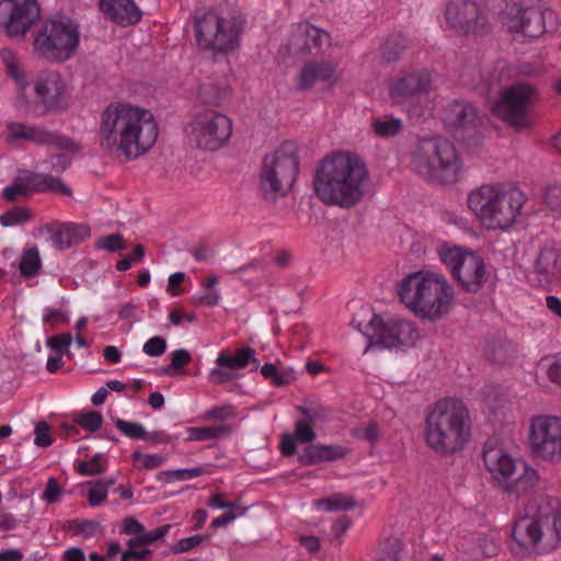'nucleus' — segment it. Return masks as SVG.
Instances as JSON below:
<instances>
[{
    "mask_svg": "<svg viewBox=\"0 0 561 561\" xmlns=\"http://www.w3.org/2000/svg\"><path fill=\"white\" fill-rule=\"evenodd\" d=\"M158 136V122L153 113L144 106L112 102L100 114L99 146L112 158L136 160L153 148Z\"/></svg>",
    "mask_w": 561,
    "mask_h": 561,
    "instance_id": "1",
    "label": "nucleus"
},
{
    "mask_svg": "<svg viewBox=\"0 0 561 561\" xmlns=\"http://www.w3.org/2000/svg\"><path fill=\"white\" fill-rule=\"evenodd\" d=\"M370 176L365 161L356 153L336 150L319 163L313 186L327 205L351 208L367 195Z\"/></svg>",
    "mask_w": 561,
    "mask_h": 561,
    "instance_id": "2",
    "label": "nucleus"
},
{
    "mask_svg": "<svg viewBox=\"0 0 561 561\" xmlns=\"http://www.w3.org/2000/svg\"><path fill=\"white\" fill-rule=\"evenodd\" d=\"M398 293L412 314L430 323L448 317L456 305L454 285L438 271L421 270L407 275Z\"/></svg>",
    "mask_w": 561,
    "mask_h": 561,
    "instance_id": "3",
    "label": "nucleus"
},
{
    "mask_svg": "<svg viewBox=\"0 0 561 561\" xmlns=\"http://www.w3.org/2000/svg\"><path fill=\"white\" fill-rule=\"evenodd\" d=\"M561 542L560 502L547 495L537 496L528 515L516 522L512 529L510 549L516 556L546 553Z\"/></svg>",
    "mask_w": 561,
    "mask_h": 561,
    "instance_id": "4",
    "label": "nucleus"
},
{
    "mask_svg": "<svg viewBox=\"0 0 561 561\" xmlns=\"http://www.w3.org/2000/svg\"><path fill=\"white\" fill-rule=\"evenodd\" d=\"M525 201L518 188L494 182L470 191L467 206L483 229L506 231L518 221Z\"/></svg>",
    "mask_w": 561,
    "mask_h": 561,
    "instance_id": "5",
    "label": "nucleus"
},
{
    "mask_svg": "<svg viewBox=\"0 0 561 561\" xmlns=\"http://www.w3.org/2000/svg\"><path fill=\"white\" fill-rule=\"evenodd\" d=\"M192 25L199 50L226 56L240 48L245 20L238 10L221 4L196 10L192 16Z\"/></svg>",
    "mask_w": 561,
    "mask_h": 561,
    "instance_id": "6",
    "label": "nucleus"
},
{
    "mask_svg": "<svg viewBox=\"0 0 561 561\" xmlns=\"http://www.w3.org/2000/svg\"><path fill=\"white\" fill-rule=\"evenodd\" d=\"M471 437V417L459 399L445 398L435 403L425 417L426 445L440 455H453L465 448Z\"/></svg>",
    "mask_w": 561,
    "mask_h": 561,
    "instance_id": "7",
    "label": "nucleus"
},
{
    "mask_svg": "<svg viewBox=\"0 0 561 561\" xmlns=\"http://www.w3.org/2000/svg\"><path fill=\"white\" fill-rule=\"evenodd\" d=\"M411 162L419 174L440 184L458 182L463 172L456 147L444 138L420 140L412 151Z\"/></svg>",
    "mask_w": 561,
    "mask_h": 561,
    "instance_id": "8",
    "label": "nucleus"
},
{
    "mask_svg": "<svg viewBox=\"0 0 561 561\" xmlns=\"http://www.w3.org/2000/svg\"><path fill=\"white\" fill-rule=\"evenodd\" d=\"M483 463L493 481L508 493L525 494L535 489L540 480L538 471L531 465L513 457L499 446L484 447Z\"/></svg>",
    "mask_w": 561,
    "mask_h": 561,
    "instance_id": "9",
    "label": "nucleus"
},
{
    "mask_svg": "<svg viewBox=\"0 0 561 561\" xmlns=\"http://www.w3.org/2000/svg\"><path fill=\"white\" fill-rule=\"evenodd\" d=\"M232 129L233 122L227 114L204 108L192 115L185 127V138L192 148L215 152L228 145Z\"/></svg>",
    "mask_w": 561,
    "mask_h": 561,
    "instance_id": "10",
    "label": "nucleus"
},
{
    "mask_svg": "<svg viewBox=\"0 0 561 561\" xmlns=\"http://www.w3.org/2000/svg\"><path fill=\"white\" fill-rule=\"evenodd\" d=\"M437 255L453 278L468 293H478L489 279L484 259L470 248L444 243L437 248Z\"/></svg>",
    "mask_w": 561,
    "mask_h": 561,
    "instance_id": "11",
    "label": "nucleus"
},
{
    "mask_svg": "<svg viewBox=\"0 0 561 561\" xmlns=\"http://www.w3.org/2000/svg\"><path fill=\"white\" fill-rule=\"evenodd\" d=\"M298 172V146L285 141L264 157L260 173L261 188L264 194L285 195L293 187Z\"/></svg>",
    "mask_w": 561,
    "mask_h": 561,
    "instance_id": "12",
    "label": "nucleus"
},
{
    "mask_svg": "<svg viewBox=\"0 0 561 561\" xmlns=\"http://www.w3.org/2000/svg\"><path fill=\"white\" fill-rule=\"evenodd\" d=\"M538 99L537 89L528 83H516L504 89L492 105V113L508 127L523 131L534 126L531 105Z\"/></svg>",
    "mask_w": 561,
    "mask_h": 561,
    "instance_id": "13",
    "label": "nucleus"
},
{
    "mask_svg": "<svg viewBox=\"0 0 561 561\" xmlns=\"http://www.w3.org/2000/svg\"><path fill=\"white\" fill-rule=\"evenodd\" d=\"M79 27L67 16L47 20L37 34V51L51 61H66L77 51Z\"/></svg>",
    "mask_w": 561,
    "mask_h": 561,
    "instance_id": "14",
    "label": "nucleus"
},
{
    "mask_svg": "<svg viewBox=\"0 0 561 561\" xmlns=\"http://www.w3.org/2000/svg\"><path fill=\"white\" fill-rule=\"evenodd\" d=\"M433 88L434 80L430 71L409 72L390 82L389 98L393 104L405 105L409 113L420 116L433 105L428 98Z\"/></svg>",
    "mask_w": 561,
    "mask_h": 561,
    "instance_id": "15",
    "label": "nucleus"
},
{
    "mask_svg": "<svg viewBox=\"0 0 561 561\" xmlns=\"http://www.w3.org/2000/svg\"><path fill=\"white\" fill-rule=\"evenodd\" d=\"M527 445L534 457L541 461L561 463V417L537 414L529 420Z\"/></svg>",
    "mask_w": 561,
    "mask_h": 561,
    "instance_id": "16",
    "label": "nucleus"
},
{
    "mask_svg": "<svg viewBox=\"0 0 561 561\" xmlns=\"http://www.w3.org/2000/svg\"><path fill=\"white\" fill-rule=\"evenodd\" d=\"M501 19L515 41L538 38L546 31L543 12L538 7L512 3L506 5Z\"/></svg>",
    "mask_w": 561,
    "mask_h": 561,
    "instance_id": "17",
    "label": "nucleus"
},
{
    "mask_svg": "<svg viewBox=\"0 0 561 561\" xmlns=\"http://www.w3.org/2000/svg\"><path fill=\"white\" fill-rule=\"evenodd\" d=\"M377 343L383 347H411L419 340V332L415 324L407 319L391 317L382 319L374 314L369 320Z\"/></svg>",
    "mask_w": 561,
    "mask_h": 561,
    "instance_id": "18",
    "label": "nucleus"
},
{
    "mask_svg": "<svg viewBox=\"0 0 561 561\" xmlns=\"http://www.w3.org/2000/svg\"><path fill=\"white\" fill-rule=\"evenodd\" d=\"M171 525H162L151 530H146L145 526L134 517L124 519L122 530L131 537L126 542V549H123L129 561H146L151 554L150 546L162 539L169 533Z\"/></svg>",
    "mask_w": 561,
    "mask_h": 561,
    "instance_id": "19",
    "label": "nucleus"
},
{
    "mask_svg": "<svg viewBox=\"0 0 561 561\" xmlns=\"http://www.w3.org/2000/svg\"><path fill=\"white\" fill-rule=\"evenodd\" d=\"M444 18L446 24L458 34L476 33L485 23L483 9L476 0H448Z\"/></svg>",
    "mask_w": 561,
    "mask_h": 561,
    "instance_id": "20",
    "label": "nucleus"
},
{
    "mask_svg": "<svg viewBox=\"0 0 561 561\" xmlns=\"http://www.w3.org/2000/svg\"><path fill=\"white\" fill-rule=\"evenodd\" d=\"M69 90L61 76L55 71L43 72L37 79V108L58 113L68 107Z\"/></svg>",
    "mask_w": 561,
    "mask_h": 561,
    "instance_id": "21",
    "label": "nucleus"
},
{
    "mask_svg": "<svg viewBox=\"0 0 561 561\" xmlns=\"http://www.w3.org/2000/svg\"><path fill=\"white\" fill-rule=\"evenodd\" d=\"M330 45V34L308 22H301L291 27L288 50L295 56L317 54Z\"/></svg>",
    "mask_w": 561,
    "mask_h": 561,
    "instance_id": "22",
    "label": "nucleus"
},
{
    "mask_svg": "<svg viewBox=\"0 0 561 561\" xmlns=\"http://www.w3.org/2000/svg\"><path fill=\"white\" fill-rule=\"evenodd\" d=\"M38 234L56 250H66L87 240L90 228L83 224L51 221L43 225Z\"/></svg>",
    "mask_w": 561,
    "mask_h": 561,
    "instance_id": "23",
    "label": "nucleus"
},
{
    "mask_svg": "<svg viewBox=\"0 0 561 561\" xmlns=\"http://www.w3.org/2000/svg\"><path fill=\"white\" fill-rule=\"evenodd\" d=\"M456 549L463 561H483L499 552V536L494 531H474L462 535Z\"/></svg>",
    "mask_w": 561,
    "mask_h": 561,
    "instance_id": "24",
    "label": "nucleus"
},
{
    "mask_svg": "<svg viewBox=\"0 0 561 561\" xmlns=\"http://www.w3.org/2000/svg\"><path fill=\"white\" fill-rule=\"evenodd\" d=\"M47 148L50 158L45 161L47 167L55 172L65 171L70 164L67 153H76L80 146L69 138L59 136L56 133L37 128V148Z\"/></svg>",
    "mask_w": 561,
    "mask_h": 561,
    "instance_id": "25",
    "label": "nucleus"
},
{
    "mask_svg": "<svg viewBox=\"0 0 561 561\" xmlns=\"http://www.w3.org/2000/svg\"><path fill=\"white\" fill-rule=\"evenodd\" d=\"M35 0L0 1V26L9 36L24 35L33 23L31 11Z\"/></svg>",
    "mask_w": 561,
    "mask_h": 561,
    "instance_id": "26",
    "label": "nucleus"
},
{
    "mask_svg": "<svg viewBox=\"0 0 561 561\" xmlns=\"http://www.w3.org/2000/svg\"><path fill=\"white\" fill-rule=\"evenodd\" d=\"M341 80V72L335 64L327 60L306 64L299 71L298 87L302 90L312 88L317 83L333 87Z\"/></svg>",
    "mask_w": 561,
    "mask_h": 561,
    "instance_id": "27",
    "label": "nucleus"
},
{
    "mask_svg": "<svg viewBox=\"0 0 561 561\" xmlns=\"http://www.w3.org/2000/svg\"><path fill=\"white\" fill-rule=\"evenodd\" d=\"M100 9L106 19L122 26L138 23L142 15L131 0H100Z\"/></svg>",
    "mask_w": 561,
    "mask_h": 561,
    "instance_id": "28",
    "label": "nucleus"
},
{
    "mask_svg": "<svg viewBox=\"0 0 561 561\" xmlns=\"http://www.w3.org/2000/svg\"><path fill=\"white\" fill-rule=\"evenodd\" d=\"M444 123L451 128H467L479 122L476 107L466 101H453L443 112Z\"/></svg>",
    "mask_w": 561,
    "mask_h": 561,
    "instance_id": "29",
    "label": "nucleus"
},
{
    "mask_svg": "<svg viewBox=\"0 0 561 561\" xmlns=\"http://www.w3.org/2000/svg\"><path fill=\"white\" fill-rule=\"evenodd\" d=\"M350 450L341 445H310L300 455L299 460L305 466H312L325 461H335L348 455Z\"/></svg>",
    "mask_w": 561,
    "mask_h": 561,
    "instance_id": "30",
    "label": "nucleus"
},
{
    "mask_svg": "<svg viewBox=\"0 0 561 561\" xmlns=\"http://www.w3.org/2000/svg\"><path fill=\"white\" fill-rule=\"evenodd\" d=\"M559 254L554 249H543L534 263V273L539 284L551 283L558 271Z\"/></svg>",
    "mask_w": 561,
    "mask_h": 561,
    "instance_id": "31",
    "label": "nucleus"
},
{
    "mask_svg": "<svg viewBox=\"0 0 561 561\" xmlns=\"http://www.w3.org/2000/svg\"><path fill=\"white\" fill-rule=\"evenodd\" d=\"M251 362L256 363L255 351L251 347H242L236 354L228 351L219 352L216 364L220 367L238 373L244 369Z\"/></svg>",
    "mask_w": 561,
    "mask_h": 561,
    "instance_id": "32",
    "label": "nucleus"
},
{
    "mask_svg": "<svg viewBox=\"0 0 561 561\" xmlns=\"http://www.w3.org/2000/svg\"><path fill=\"white\" fill-rule=\"evenodd\" d=\"M1 59L7 68V73L10 76L18 85L21 96L26 98V90L32 85V81L27 79L19 59L10 49H2Z\"/></svg>",
    "mask_w": 561,
    "mask_h": 561,
    "instance_id": "33",
    "label": "nucleus"
},
{
    "mask_svg": "<svg viewBox=\"0 0 561 561\" xmlns=\"http://www.w3.org/2000/svg\"><path fill=\"white\" fill-rule=\"evenodd\" d=\"M35 190V172L20 170L15 182L3 190V197L13 202L19 196H27Z\"/></svg>",
    "mask_w": 561,
    "mask_h": 561,
    "instance_id": "34",
    "label": "nucleus"
},
{
    "mask_svg": "<svg viewBox=\"0 0 561 561\" xmlns=\"http://www.w3.org/2000/svg\"><path fill=\"white\" fill-rule=\"evenodd\" d=\"M370 128L377 137L391 138L401 133L403 129V122L401 118L392 115H382L371 119Z\"/></svg>",
    "mask_w": 561,
    "mask_h": 561,
    "instance_id": "35",
    "label": "nucleus"
},
{
    "mask_svg": "<svg viewBox=\"0 0 561 561\" xmlns=\"http://www.w3.org/2000/svg\"><path fill=\"white\" fill-rule=\"evenodd\" d=\"M219 279L216 275H210L201 282L203 293L193 297V304L197 306L215 307L220 302L221 295L216 288Z\"/></svg>",
    "mask_w": 561,
    "mask_h": 561,
    "instance_id": "36",
    "label": "nucleus"
},
{
    "mask_svg": "<svg viewBox=\"0 0 561 561\" xmlns=\"http://www.w3.org/2000/svg\"><path fill=\"white\" fill-rule=\"evenodd\" d=\"M313 506L328 512L348 511L356 506L355 500L347 494H333L325 499L316 500Z\"/></svg>",
    "mask_w": 561,
    "mask_h": 561,
    "instance_id": "37",
    "label": "nucleus"
},
{
    "mask_svg": "<svg viewBox=\"0 0 561 561\" xmlns=\"http://www.w3.org/2000/svg\"><path fill=\"white\" fill-rule=\"evenodd\" d=\"M37 192H49L61 196H70L72 193L61 179L46 173L37 174Z\"/></svg>",
    "mask_w": 561,
    "mask_h": 561,
    "instance_id": "38",
    "label": "nucleus"
},
{
    "mask_svg": "<svg viewBox=\"0 0 561 561\" xmlns=\"http://www.w3.org/2000/svg\"><path fill=\"white\" fill-rule=\"evenodd\" d=\"M297 410L301 414V419L311 425L327 421L331 413L328 407L320 403L300 405L297 407Z\"/></svg>",
    "mask_w": 561,
    "mask_h": 561,
    "instance_id": "39",
    "label": "nucleus"
},
{
    "mask_svg": "<svg viewBox=\"0 0 561 561\" xmlns=\"http://www.w3.org/2000/svg\"><path fill=\"white\" fill-rule=\"evenodd\" d=\"M114 479L89 482V491L87 494L89 504L91 506H99L102 504L106 500L108 489L114 484Z\"/></svg>",
    "mask_w": 561,
    "mask_h": 561,
    "instance_id": "40",
    "label": "nucleus"
},
{
    "mask_svg": "<svg viewBox=\"0 0 561 561\" xmlns=\"http://www.w3.org/2000/svg\"><path fill=\"white\" fill-rule=\"evenodd\" d=\"M204 473V469L201 467L190 469H176L162 471L158 474V480L162 483H173L175 481H185L197 478Z\"/></svg>",
    "mask_w": 561,
    "mask_h": 561,
    "instance_id": "41",
    "label": "nucleus"
},
{
    "mask_svg": "<svg viewBox=\"0 0 561 561\" xmlns=\"http://www.w3.org/2000/svg\"><path fill=\"white\" fill-rule=\"evenodd\" d=\"M229 432L227 426L190 427L187 430L188 440H209L221 437Z\"/></svg>",
    "mask_w": 561,
    "mask_h": 561,
    "instance_id": "42",
    "label": "nucleus"
},
{
    "mask_svg": "<svg viewBox=\"0 0 561 561\" xmlns=\"http://www.w3.org/2000/svg\"><path fill=\"white\" fill-rule=\"evenodd\" d=\"M105 458L102 454H95L87 461H78L77 470L81 476H99L105 471Z\"/></svg>",
    "mask_w": 561,
    "mask_h": 561,
    "instance_id": "43",
    "label": "nucleus"
},
{
    "mask_svg": "<svg viewBox=\"0 0 561 561\" xmlns=\"http://www.w3.org/2000/svg\"><path fill=\"white\" fill-rule=\"evenodd\" d=\"M539 367L546 373L548 378L559 386H561V355H553L543 358Z\"/></svg>",
    "mask_w": 561,
    "mask_h": 561,
    "instance_id": "44",
    "label": "nucleus"
},
{
    "mask_svg": "<svg viewBox=\"0 0 561 561\" xmlns=\"http://www.w3.org/2000/svg\"><path fill=\"white\" fill-rule=\"evenodd\" d=\"M192 359L188 351L184 348L175 350L171 353V363L168 367L162 368L161 371L165 375H178L180 369L186 366Z\"/></svg>",
    "mask_w": 561,
    "mask_h": 561,
    "instance_id": "45",
    "label": "nucleus"
},
{
    "mask_svg": "<svg viewBox=\"0 0 561 561\" xmlns=\"http://www.w3.org/2000/svg\"><path fill=\"white\" fill-rule=\"evenodd\" d=\"M31 219V211L24 207H13L0 216L3 227L21 225Z\"/></svg>",
    "mask_w": 561,
    "mask_h": 561,
    "instance_id": "46",
    "label": "nucleus"
},
{
    "mask_svg": "<svg viewBox=\"0 0 561 561\" xmlns=\"http://www.w3.org/2000/svg\"><path fill=\"white\" fill-rule=\"evenodd\" d=\"M90 561H129L118 542H110L104 554L92 552Z\"/></svg>",
    "mask_w": 561,
    "mask_h": 561,
    "instance_id": "47",
    "label": "nucleus"
},
{
    "mask_svg": "<svg viewBox=\"0 0 561 561\" xmlns=\"http://www.w3.org/2000/svg\"><path fill=\"white\" fill-rule=\"evenodd\" d=\"M135 466L138 469H154L162 466L165 461V457L160 454H142L135 451L133 454Z\"/></svg>",
    "mask_w": 561,
    "mask_h": 561,
    "instance_id": "48",
    "label": "nucleus"
},
{
    "mask_svg": "<svg viewBox=\"0 0 561 561\" xmlns=\"http://www.w3.org/2000/svg\"><path fill=\"white\" fill-rule=\"evenodd\" d=\"M75 421L80 427L90 432L98 431L103 424V417L101 413L96 411L81 413L76 417Z\"/></svg>",
    "mask_w": 561,
    "mask_h": 561,
    "instance_id": "49",
    "label": "nucleus"
},
{
    "mask_svg": "<svg viewBox=\"0 0 561 561\" xmlns=\"http://www.w3.org/2000/svg\"><path fill=\"white\" fill-rule=\"evenodd\" d=\"M115 426L124 435L134 439H141L146 435V431L144 426L139 423L128 422L125 420H116Z\"/></svg>",
    "mask_w": 561,
    "mask_h": 561,
    "instance_id": "50",
    "label": "nucleus"
},
{
    "mask_svg": "<svg viewBox=\"0 0 561 561\" xmlns=\"http://www.w3.org/2000/svg\"><path fill=\"white\" fill-rule=\"evenodd\" d=\"M239 377V373L229 370L228 368L220 367L218 365L217 367L211 368L208 374V379L213 385H224Z\"/></svg>",
    "mask_w": 561,
    "mask_h": 561,
    "instance_id": "51",
    "label": "nucleus"
},
{
    "mask_svg": "<svg viewBox=\"0 0 561 561\" xmlns=\"http://www.w3.org/2000/svg\"><path fill=\"white\" fill-rule=\"evenodd\" d=\"M77 535L83 538H99L103 535V528L95 520H83L76 526Z\"/></svg>",
    "mask_w": 561,
    "mask_h": 561,
    "instance_id": "52",
    "label": "nucleus"
},
{
    "mask_svg": "<svg viewBox=\"0 0 561 561\" xmlns=\"http://www.w3.org/2000/svg\"><path fill=\"white\" fill-rule=\"evenodd\" d=\"M19 270L25 278L35 276V248H28L24 251L20 260Z\"/></svg>",
    "mask_w": 561,
    "mask_h": 561,
    "instance_id": "53",
    "label": "nucleus"
},
{
    "mask_svg": "<svg viewBox=\"0 0 561 561\" xmlns=\"http://www.w3.org/2000/svg\"><path fill=\"white\" fill-rule=\"evenodd\" d=\"M313 425L304 421L301 417L295 424L294 436L299 443H311L316 438V433L312 428Z\"/></svg>",
    "mask_w": 561,
    "mask_h": 561,
    "instance_id": "54",
    "label": "nucleus"
},
{
    "mask_svg": "<svg viewBox=\"0 0 561 561\" xmlns=\"http://www.w3.org/2000/svg\"><path fill=\"white\" fill-rule=\"evenodd\" d=\"M72 343V336L69 333H62L58 335H53L46 340V345L51 348L55 353H67L69 346Z\"/></svg>",
    "mask_w": 561,
    "mask_h": 561,
    "instance_id": "55",
    "label": "nucleus"
},
{
    "mask_svg": "<svg viewBox=\"0 0 561 561\" xmlns=\"http://www.w3.org/2000/svg\"><path fill=\"white\" fill-rule=\"evenodd\" d=\"M96 245L105 251L116 252L125 248V240L121 234L113 233L99 238Z\"/></svg>",
    "mask_w": 561,
    "mask_h": 561,
    "instance_id": "56",
    "label": "nucleus"
},
{
    "mask_svg": "<svg viewBox=\"0 0 561 561\" xmlns=\"http://www.w3.org/2000/svg\"><path fill=\"white\" fill-rule=\"evenodd\" d=\"M165 351L167 341L161 336H152L142 345V352L151 357L161 356Z\"/></svg>",
    "mask_w": 561,
    "mask_h": 561,
    "instance_id": "57",
    "label": "nucleus"
},
{
    "mask_svg": "<svg viewBox=\"0 0 561 561\" xmlns=\"http://www.w3.org/2000/svg\"><path fill=\"white\" fill-rule=\"evenodd\" d=\"M261 374L271 379L272 385L276 387L285 386L289 383L290 378L288 375L280 374L274 364H265L261 367Z\"/></svg>",
    "mask_w": 561,
    "mask_h": 561,
    "instance_id": "58",
    "label": "nucleus"
},
{
    "mask_svg": "<svg viewBox=\"0 0 561 561\" xmlns=\"http://www.w3.org/2000/svg\"><path fill=\"white\" fill-rule=\"evenodd\" d=\"M203 540L204 537L201 535H194L186 538H182L172 546V551L175 553L187 552L194 549L195 547L199 546L203 542Z\"/></svg>",
    "mask_w": 561,
    "mask_h": 561,
    "instance_id": "59",
    "label": "nucleus"
},
{
    "mask_svg": "<svg viewBox=\"0 0 561 561\" xmlns=\"http://www.w3.org/2000/svg\"><path fill=\"white\" fill-rule=\"evenodd\" d=\"M10 137L13 139H33L35 129L21 123H11L8 126Z\"/></svg>",
    "mask_w": 561,
    "mask_h": 561,
    "instance_id": "60",
    "label": "nucleus"
},
{
    "mask_svg": "<svg viewBox=\"0 0 561 561\" xmlns=\"http://www.w3.org/2000/svg\"><path fill=\"white\" fill-rule=\"evenodd\" d=\"M354 435L358 438L375 443L379 438V427L377 423L369 422L362 428L356 430Z\"/></svg>",
    "mask_w": 561,
    "mask_h": 561,
    "instance_id": "61",
    "label": "nucleus"
},
{
    "mask_svg": "<svg viewBox=\"0 0 561 561\" xmlns=\"http://www.w3.org/2000/svg\"><path fill=\"white\" fill-rule=\"evenodd\" d=\"M60 497H61L60 486L54 478H50L47 482V485H46L44 492H43L42 499L45 502H47L48 504H50V503L58 502L60 500Z\"/></svg>",
    "mask_w": 561,
    "mask_h": 561,
    "instance_id": "62",
    "label": "nucleus"
},
{
    "mask_svg": "<svg viewBox=\"0 0 561 561\" xmlns=\"http://www.w3.org/2000/svg\"><path fill=\"white\" fill-rule=\"evenodd\" d=\"M43 322L45 324L55 325L68 322V318L61 309L47 308L43 311Z\"/></svg>",
    "mask_w": 561,
    "mask_h": 561,
    "instance_id": "63",
    "label": "nucleus"
},
{
    "mask_svg": "<svg viewBox=\"0 0 561 561\" xmlns=\"http://www.w3.org/2000/svg\"><path fill=\"white\" fill-rule=\"evenodd\" d=\"M54 443V437L49 425L44 422H37V447H48Z\"/></svg>",
    "mask_w": 561,
    "mask_h": 561,
    "instance_id": "64",
    "label": "nucleus"
}]
</instances>
